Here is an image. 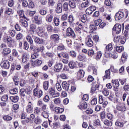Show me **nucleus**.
<instances>
[{"mask_svg": "<svg viewBox=\"0 0 129 129\" xmlns=\"http://www.w3.org/2000/svg\"><path fill=\"white\" fill-rule=\"evenodd\" d=\"M102 56V53H101V51H98L96 54V60H100V58H101V56Z\"/></svg>", "mask_w": 129, "mask_h": 129, "instance_id": "nucleus-34", "label": "nucleus"}, {"mask_svg": "<svg viewBox=\"0 0 129 129\" xmlns=\"http://www.w3.org/2000/svg\"><path fill=\"white\" fill-rule=\"evenodd\" d=\"M66 35L68 37H70V38H73V39L76 38V35H75L74 31H73V29L70 27L67 28Z\"/></svg>", "mask_w": 129, "mask_h": 129, "instance_id": "nucleus-1", "label": "nucleus"}, {"mask_svg": "<svg viewBox=\"0 0 129 129\" xmlns=\"http://www.w3.org/2000/svg\"><path fill=\"white\" fill-rule=\"evenodd\" d=\"M116 109L119 111H121V112H124L126 110V107L124 104H120L116 106Z\"/></svg>", "mask_w": 129, "mask_h": 129, "instance_id": "nucleus-14", "label": "nucleus"}, {"mask_svg": "<svg viewBox=\"0 0 129 129\" xmlns=\"http://www.w3.org/2000/svg\"><path fill=\"white\" fill-rule=\"evenodd\" d=\"M42 63H43L42 60L37 59L36 60L32 61L31 65L33 67H39V66H41V65H42Z\"/></svg>", "mask_w": 129, "mask_h": 129, "instance_id": "nucleus-7", "label": "nucleus"}, {"mask_svg": "<svg viewBox=\"0 0 129 129\" xmlns=\"http://www.w3.org/2000/svg\"><path fill=\"white\" fill-rule=\"evenodd\" d=\"M34 122L36 124H40V123L42 122V120L41 119V118H40L39 117H36L34 119Z\"/></svg>", "mask_w": 129, "mask_h": 129, "instance_id": "nucleus-43", "label": "nucleus"}, {"mask_svg": "<svg viewBox=\"0 0 129 129\" xmlns=\"http://www.w3.org/2000/svg\"><path fill=\"white\" fill-rule=\"evenodd\" d=\"M23 37L24 35L20 32L16 35V39L17 40H21V39H23Z\"/></svg>", "mask_w": 129, "mask_h": 129, "instance_id": "nucleus-56", "label": "nucleus"}, {"mask_svg": "<svg viewBox=\"0 0 129 129\" xmlns=\"http://www.w3.org/2000/svg\"><path fill=\"white\" fill-rule=\"evenodd\" d=\"M127 53H126V52H124L122 55L121 60L122 61V62H124V61L127 59Z\"/></svg>", "mask_w": 129, "mask_h": 129, "instance_id": "nucleus-38", "label": "nucleus"}, {"mask_svg": "<svg viewBox=\"0 0 129 129\" xmlns=\"http://www.w3.org/2000/svg\"><path fill=\"white\" fill-rule=\"evenodd\" d=\"M9 33L12 37H14V36H16V34H17V31L15 30H10Z\"/></svg>", "mask_w": 129, "mask_h": 129, "instance_id": "nucleus-61", "label": "nucleus"}, {"mask_svg": "<svg viewBox=\"0 0 129 129\" xmlns=\"http://www.w3.org/2000/svg\"><path fill=\"white\" fill-rule=\"evenodd\" d=\"M1 66L4 69H9L10 68V62L8 60H4L1 63Z\"/></svg>", "mask_w": 129, "mask_h": 129, "instance_id": "nucleus-13", "label": "nucleus"}, {"mask_svg": "<svg viewBox=\"0 0 129 129\" xmlns=\"http://www.w3.org/2000/svg\"><path fill=\"white\" fill-rule=\"evenodd\" d=\"M31 57L33 60H36V59H37V58L39 57V54H38V53L36 52H34V53L31 54Z\"/></svg>", "mask_w": 129, "mask_h": 129, "instance_id": "nucleus-51", "label": "nucleus"}, {"mask_svg": "<svg viewBox=\"0 0 129 129\" xmlns=\"http://www.w3.org/2000/svg\"><path fill=\"white\" fill-rule=\"evenodd\" d=\"M83 28V25L81 24H79L78 27L76 28V32H79V33H81L80 30Z\"/></svg>", "mask_w": 129, "mask_h": 129, "instance_id": "nucleus-54", "label": "nucleus"}, {"mask_svg": "<svg viewBox=\"0 0 129 129\" xmlns=\"http://www.w3.org/2000/svg\"><path fill=\"white\" fill-rule=\"evenodd\" d=\"M28 8L29 9H34V8H35V4H34V2H30L28 4Z\"/></svg>", "mask_w": 129, "mask_h": 129, "instance_id": "nucleus-64", "label": "nucleus"}, {"mask_svg": "<svg viewBox=\"0 0 129 129\" xmlns=\"http://www.w3.org/2000/svg\"><path fill=\"white\" fill-rule=\"evenodd\" d=\"M70 55L73 58H76V52L75 51L72 50L70 52Z\"/></svg>", "mask_w": 129, "mask_h": 129, "instance_id": "nucleus-58", "label": "nucleus"}, {"mask_svg": "<svg viewBox=\"0 0 129 129\" xmlns=\"http://www.w3.org/2000/svg\"><path fill=\"white\" fill-rule=\"evenodd\" d=\"M84 74H85V72L83 70H79L77 73V78L79 80H80V79H82V78L84 77Z\"/></svg>", "mask_w": 129, "mask_h": 129, "instance_id": "nucleus-9", "label": "nucleus"}, {"mask_svg": "<svg viewBox=\"0 0 129 129\" xmlns=\"http://www.w3.org/2000/svg\"><path fill=\"white\" fill-rule=\"evenodd\" d=\"M124 17V13L122 12H118L116 13L115 15V21H119V20H121L122 18Z\"/></svg>", "mask_w": 129, "mask_h": 129, "instance_id": "nucleus-6", "label": "nucleus"}, {"mask_svg": "<svg viewBox=\"0 0 129 129\" xmlns=\"http://www.w3.org/2000/svg\"><path fill=\"white\" fill-rule=\"evenodd\" d=\"M4 120H12L13 117L9 115H5L3 117Z\"/></svg>", "mask_w": 129, "mask_h": 129, "instance_id": "nucleus-50", "label": "nucleus"}, {"mask_svg": "<svg viewBox=\"0 0 129 129\" xmlns=\"http://www.w3.org/2000/svg\"><path fill=\"white\" fill-rule=\"evenodd\" d=\"M24 12V10L17 11V14L20 16V19H26Z\"/></svg>", "mask_w": 129, "mask_h": 129, "instance_id": "nucleus-20", "label": "nucleus"}, {"mask_svg": "<svg viewBox=\"0 0 129 129\" xmlns=\"http://www.w3.org/2000/svg\"><path fill=\"white\" fill-rule=\"evenodd\" d=\"M94 125L95 126H99V125H100V120L98 119H95L94 121Z\"/></svg>", "mask_w": 129, "mask_h": 129, "instance_id": "nucleus-49", "label": "nucleus"}, {"mask_svg": "<svg viewBox=\"0 0 129 129\" xmlns=\"http://www.w3.org/2000/svg\"><path fill=\"white\" fill-rule=\"evenodd\" d=\"M69 66L71 69H74V68H75L76 67V63L74 61H70L69 63Z\"/></svg>", "mask_w": 129, "mask_h": 129, "instance_id": "nucleus-40", "label": "nucleus"}, {"mask_svg": "<svg viewBox=\"0 0 129 129\" xmlns=\"http://www.w3.org/2000/svg\"><path fill=\"white\" fill-rule=\"evenodd\" d=\"M55 87L57 89L58 91H61L62 90V88L61 87V85L59 83H57L55 85Z\"/></svg>", "mask_w": 129, "mask_h": 129, "instance_id": "nucleus-59", "label": "nucleus"}, {"mask_svg": "<svg viewBox=\"0 0 129 129\" xmlns=\"http://www.w3.org/2000/svg\"><path fill=\"white\" fill-rule=\"evenodd\" d=\"M12 50L9 48H6L3 49V55L4 56H7V55H9L10 54Z\"/></svg>", "mask_w": 129, "mask_h": 129, "instance_id": "nucleus-25", "label": "nucleus"}, {"mask_svg": "<svg viewBox=\"0 0 129 129\" xmlns=\"http://www.w3.org/2000/svg\"><path fill=\"white\" fill-rule=\"evenodd\" d=\"M86 59V55L84 54H82L79 55V60L80 61H83L84 60H85Z\"/></svg>", "mask_w": 129, "mask_h": 129, "instance_id": "nucleus-52", "label": "nucleus"}, {"mask_svg": "<svg viewBox=\"0 0 129 129\" xmlns=\"http://www.w3.org/2000/svg\"><path fill=\"white\" fill-rule=\"evenodd\" d=\"M52 98H55V97H59L60 96V93L58 92H54L52 95L50 96Z\"/></svg>", "mask_w": 129, "mask_h": 129, "instance_id": "nucleus-42", "label": "nucleus"}, {"mask_svg": "<svg viewBox=\"0 0 129 129\" xmlns=\"http://www.w3.org/2000/svg\"><path fill=\"white\" fill-rule=\"evenodd\" d=\"M115 124L116 126H118V127H123L124 123H123L122 122L117 120L115 122Z\"/></svg>", "mask_w": 129, "mask_h": 129, "instance_id": "nucleus-35", "label": "nucleus"}, {"mask_svg": "<svg viewBox=\"0 0 129 129\" xmlns=\"http://www.w3.org/2000/svg\"><path fill=\"white\" fill-rule=\"evenodd\" d=\"M6 14H7V15H12L13 14V9L9 8H6Z\"/></svg>", "mask_w": 129, "mask_h": 129, "instance_id": "nucleus-45", "label": "nucleus"}, {"mask_svg": "<svg viewBox=\"0 0 129 129\" xmlns=\"http://www.w3.org/2000/svg\"><path fill=\"white\" fill-rule=\"evenodd\" d=\"M62 6L63 5L61 3L57 4L55 9V12L57 14H60V13H62Z\"/></svg>", "mask_w": 129, "mask_h": 129, "instance_id": "nucleus-18", "label": "nucleus"}, {"mask_svg": "<svg viewBox=\"0 0 129 129\" xmlns=\"http://www.w3.org/2000/svg\"><path fill=\"white\" fill-rule=\"evenodd\" d=\"M26 40L30 44V45H32L33 44V38H32L31 34H28L26 36Z\"/></svg>", "mask_w": 129, "mask_h": 129, "instance_id": "nucleus-32", "label": "nucleus"}, {"mask_svg": "<svg viewBox=\"0 0 129 129\" xmlns=\"http://www.w3.org/2000/svg\"><path fill=\"white\" fill-rule=\"evenodd\" d=\"M20 93L22 96L25 97L27 96V95L31 94V91L28 89H21Z\"/></svg>", "mask_w": 129, "mask_h": 129, "instance_id": "nucleus-8", "label": "nucleus"}, {"mask_svg": "<svg viewBox=\"0 0 129 129\" xmlns=\"http://www.w3.org/2000/svg\"><path fill=\"white\" fill-rule=\"evenodd\" d=\"M69 6L71 9H75L76 8V3L74 0H70L69 2Z\"/></svg>", "mask_w": 129, "mask_h": 129, "instance_id": "nucleus-19", "label": "nucleus"}, {"mask_svg": "<svg viewBox=\"0 0 129 129\" xmlns=\"http://www.w3.org/2000/svg\"><path fill=\"white\" fill-rule=\"evenodd\" d=\"M43 88L44 90H48V88H49V82H44L43 83Z\"/></svg>", "mask_w": 129, "mask_h": 129, "instance_id": "nucleus-46", "label": "nucleus"}, {"mask_svg": "<svg viewBox=\"0 0 129 129\" xmlns=\"http://www.w3.org/2000/svg\"><path fill=\"white\" fill-rule=\"evenodd\" d=\"M61 55L62 57H63V58H66V59H69V54L67 52H61Z\"/></svg>", "mask_w": 129, "mask_h": 129, "instance_id": "nucleus-47", "label": "nucleus"}, {"mask_svg": "<svg viewBox=\"0 0 129 129\" xmlns=\"http://www.w3.org/2000/svg\"><path fill=\"white\" fill-rule=\"evenodd\" d=\"M34 42L36 43L37 45H42L44 44V39L42 38H40L38 37H36L34 39Z\"/></svg>", "mask_w": 129, "mask_h": 129, "instance_id": "nucleus-17", "label": "nucleus"}, {"mask_svg": "<svg viewBox=\"0 0 129 129\" xmlns=\"http://www.w3.org/2000/svg\"><path fill=\"white\" fill-rule=\"evenodd\" d=\"M45 21L47 23H51L53 21V15L48 14L45 17Z\"/></svg>", "mask_w": 129, "mask_h": 129, "instance_id": "nucleus-21", "label": "nucleus"}, {"mask_svg": "<svg viewBox=\"0 0 129 129\" xmlns=\"http://www.w3.org/2000/svg\"><path fill=\"white\" fill-rule=\"evenodd\" d=\"M96 10V7L95 6H91L86 9V13L87 15H91Z\"/></svg>", "mask_w": 129, "mask_h": 129, "instance_id": "nucleus-12", "label": "nucleus"}, {"mask_svg": "<svg viewBox=\"0 0 129 129\" xmlns=\"http://www.w3.org/2000/svg\"><path fill=\"white\" fill-rule=\"evenodd\" d=\"M50 39L52 40L53 42H58L60 40V36L58 34H52L50 36Z\"/></svg>", "mask_w": 129, "mask_h": 129, "instance_id": "nucleus-16", "label": "nucleus"}, {"mask_svg": "<svg viewBox=\"0 0 129 129\" xmlns=\"http://www.w3.org/2000/svg\"><path fill=\"white\" fill-rule=\"evenodd\" d=\"M18 89L14 88L13 89L10 90V93L11 94H17V93H18Z\"/></svg>", "mask_w": 129, "mask_h": 129, "instance_id": "nucleus-55", "label": "nucleus"}, {"mask_svg": "<svg viewBox=\"0 0 129 129\" xmlns=\"http://www.w3.org/2000/svg\"><path fill=\"white\" fill-rule=\"evenodd\" d=\"M102 93L104 96H108L109 95V91L108 90H103Z\"/></svg>", "mask_w": 129, "mask_h": 129, "instance_id": "nucleus-57", "label": "nucleus"}, {"mask_svg": "<svg viewBox=\"0 0 129 129\" xmlns=\"http://www.w3.org/2000/svg\"><path fill=\"white\" fill-rule=\"evenodd\" d=\"M123 50H124V48L122 46H117L116 47V51H117V52H118V53H121V52H122Z\"/></svg>", "mask_w": 129, "mask_h": 129, "instance_id": "nucleus-39", "label": "nucleus"}, {"mask_svg": "<svg viewBox=\"0 0 129 129\" xmlns=\"http://www.w3.org/2000/svg\"><path fill=\"white\" fill-rule=\"evenodd\" d=\"M4 43H6L8 45L9 47H12L13 46V38L10 36H7L3 38Z\"/></svg>", "mask_w": 129, "mask_h": 129, "instance_id": "nucleus-3", "label": "nucleus"}, {"mask_svg": "<svg viewBox=\"0 0 129 129\" xmlns=\"http://www.w3.org/2000/svg\"><path fill=\"white\" fill-rule=\"evenodd\" d=\"M112 83L113 84V87H119V82L117 80H112Z\"/></svg>", "mask_w": 129, "mask_h": 129, "instance_id": "nucleus-37", "label": "nucleus"}, {"mask_svg": "<svg viewBox=\"0 0 129 129\" xmlns=\"http://www.w3.org/2000/svg\"><path fill=\"white\" fill-rule=\"evenodd\" d=\"M53 24H54L56 27H58L60 25V19L57 17H54L53 18Z\"/></svg>", "mask_w": 129, "mask_h": 129, "instance_id": "nucleus-29", "label": "nucleus"}, {"mask_svg": "<svg viewBox=\"0 0 129 129\" xmlns=\"http://www.w3.org/2000/svg\"><path fill=\"white\" fill-rule=\"evenodd\" d=\"M39 14L41 16H45L47 14V11L44 9H41L39 10Z\"/></svg>", "mask_w": 129, "mask_h": 129, "instance_id": "nucleus-60", "label": "nucleus"}, {"mask_svg": "<svg viewBox=\"0 0 129 129\" xmlns=\"http://www.w3.org/2000/svg\"><path fill=\"white\" fill-rule=\"evenodd\" d=\"M86 20H87V15L84 14L81 18V21L82 22V23H85V22H86Z\"/></svg>", "mask_w": 129, "mask_h": 129, "instance_id": "nucleus-48", "label": "nucleus"}, {"mask_svg": "<svg viewBox=\"0 0 129 129\" xmlns=\"http://www.w3.org/2000/svg\"><path fill=\"white\" fill-rule=\"evenodd\" d=\"M78 107H79L80 109H85V108H87V103H82L80 105H78Z\"/></svg>", "mask_w": 129, "mask_h": 129, "instance_id": "nucleus-30", "label": "nucleus"}, {"mask_svg": "<svg viewBox=\"0 0 129 129\" xmlns=\"http://www.w3.org/2000/svg\"><path fill=\"white\" fill-rule=\"evenodd\" d=\"M55 89L53 88H50L48 90V94L51 96L52 94L55 92Z\"/></svg>", "mask_w": 129, "mask_h": 129, "instance_id": "nucleus-62", "label": "nucleus"}, {"mask_svg": "<svg viewBox=\"0 0 129 129\" xmlns=\"http://www.w3.org/2000/svg\"><path fill=\"white\" fill-rule=\"evenodd\" d=\"M86 45L88 46V47H92V46H93V41H92L91 38H88V39L86 42Z\"/></svg>", "mask_w": 129, "mask_h": 129, "instance_id": "nucleus-26", "label": "nucleus"}, {"mask_svg": "<svg viewBox=\"0 0 129 129\" xmlns=\"http://www.w3.org/2000/svg\"><path fill=\"white\" fill-rule=\"evenodd\" d=\"M10 99L12 100V102L16 103L19 101V98L18 96H11L10 97Z\"/></svg>", "mask_w": 129, "mask_h": 129, "instance_id": "nucleus-28", "label": "nucleus"}, {"mask_svg": "<svg viewBox=\"0 0 129 129\" xmlns=\"http://www.w3.org/2000/svg\"><path fill=\"white\" fill-rule=\"evenodd\" d=\"M88 55L90 57H92V56L94 55V50H93V49H91L89 50L88 52Z\"/></svg>", "mask_w": 129, "mask_h": 129, "instance_id": "nucleus-63", "label": "nucleus"}, {"mask_svg": "<svg viewBox=\"0 0 129 129\" xmlns=\"http://www.w3.org/2000/svg\"><path fill=\"white\" fill-rule=\"evenodd\" d=\"M104 123L107 126H111L112 125V122L106 119L104 121Z\"/></svg>", "mask_w": 129, "mask_h": 129, "instance_id": "nucleus-41", "label": "nucleus"}, {"mask_svg": "<svg viewBox=\"0 0 129 129\" xmlns=\"http://www.w3.org/2000/svg\"><path fill=\"white\" fill-rule=\"evenodd\" d=\"M63 68V64L61 63H57L54 66V69L56 72H60Z\"/></svg>", "mask_w": 129, "mask_h": 129, "instance_id": "nucleus-15", "label": "nucleus"}, {"mask_svg": "<svg viewBox=\"0 0 129 129\" xmlns=\"http://www.w3.org/2000/svg\"><path fill=\"white\" fill-rule=\"evenodd\" d=\"M20 22L23 27L27 28L28 27V22L23 20V19H20Z\"/></svg>", "mask_w": 129, "mask_h": 129, "instance_id": "nucleus-31", "label": "nucleus"}, {"mask_svg": "<svg viewBox=\"0 0 129 129\" xmlns=\"http://www.w3.org/2000/svg\"><path fill=\"white\" fill-rule=\"evenodd\" d=\"M113 31H114L116 34L118 35V34L121 32V25L120 24H116L113 28Z\"/></svg>", "mask_w": 129, "mask_h": 129, "instance_id": "nucleus-5", "label": "nucleus"}, {"mask_svg": "<svg viewBox=\"0 0 129 129\" xmlns=\"http://www.w3.org/2000/svg\"><path fill=\"white\" fill-rule=\"evenodd\" d=\"M38 35L39 36V37L44 38V39H48V32L44 31H43V32L41 33H39Z\"/></svg>", "mask_w": 129, "mask_h": 129, "instance_id": "nucleus-23", "label": "nucleus"}, {"mask_svg": "<svg viewBox=\"0 0 129 129\" xmlns=\"http://www.w3.org/2000/svg\"><path fill=\"white\" fill-rule=\"evenodd\" d=\"M62 87L64 90L68 91L69 90V84L66 82H63L62 83Z\"/></svg>", "mask_w": 129, "mask_h": 129, "instance_id": "nucleus-24", "label": "nucleus"}, {"mask_svg": "<svg viewBox=\"0 0 129 129\" xmlns=\"http://www.w3.org/2000/svg\"><path fill=\"white\" fill-rule=\"evenodd\" d=\"M34 112L35 114H39L41 112V108L36 107L34 109Z\"/></svg>", "mask_w": 129, "mask_h": 129, "instance_id": "nucleus-44", "label": "nucleus"}, {"mask_svg": "<svg viewBox=\"0 0 129 129\" xmlns=\"http://www.w3.org/2000/svg\"><path fill=\"white\" fill-rule=\"evenodd\" d=\"M33 107L34 104H33V102L31 101L29 102L26 107V112H27V113H32V112H33Z\"/></svg>", "mask_w": 129, "mask_h": 129, "instance_id": "nucleus-4", "label": "nucleus"}, {"mask_svg": "<svg viewBox=\"0 0 129 129\" xmlns=\"http://www.w3.org/2000/svg\"><path fill=\"white\" fill-rule=\"evenodd\" d=\"M33 95L38 98H41L43 96V91L37 88L33 90Z\"/></svg>", "mask_w": 129, "mask_h": 129, "instance_id": "nucleus-2", "label": "nucleus"}, {"mask_svg": "<svg viewBox=\"0 0 129 129\" xmlns=\"http://www.w3.org/2000/svg\"><path fill=\"white\" fill-rule=\"evenodd\" d=\"M41 116L44 118H48L49 117V111H43L41 113Z\"/></svg>", "mask_w": 129, "mask_h": 129, "instance_id": "nucleus-27", "label": "nucleus"}, {"mask_svg": "<svg viewBox=\"0 0 129 129\" xmlns=\"http://www.w3.org/2000/svg\"><path fill=\"white\" fill-rule=\"evenodd\" d=\"M54 104H56V105H59L61 103V98H55L53 100Z\"/></svg>", "mask_w": 129, "mask_h": 129, "instance_id": "nucleus-36", "label": "nucleus"}, {"mask_svg": "<svg viewBox=\"0 0 129 129\" xmlns=\"http://www.w3.org/2000/svg\"><path fill=\"white\" fill-rule=\"evenodd\" d=\"M55 112L57 113H62L64 111V108H60L59 107H55Z\"/></svg>", "mask_w": 129, "mask_h": 129, "instance_id": "nucleus-33", "label": "nucleus"}, {"mask_svg": "<svg viewBox=\"0 0 129 129\" xmlns=\"http://www.w3.org/2000/svg\"><path fill=\"white\" fill-rule=\"evenodd\" d=\"M111 78V73H110V69L107 70L105 72V75L103 77V80H105L106 79H110Z\"/></svg>", "mask_w": 129, "mask_h": 129, "instance_id": "nucleus-11", "label": "nucleus"}, {"mask_svg": "<svg viewBox=\"0 0 129 129\" xmlns=\"http://www.w3.org/2000/svg\"><path fill=\"white\" fill-rule=\"evenodd\" d=\"M12 56L19 59V58H20V53H19L17 49H14L12 50Z\"/></svg>", "mask_w": 129, "mask_h": 129, "instance_id": "nucleus-22", "label": "nucleus"}, {"mask_svg": "<svg viewBox=\"0 0 129 129\" xmlns=\"http://www.w3.org/2000/svg\"><path fill=\"white\" fill-rule=\"evenodd\" d=\"M34 21L35 23L36 24V25H40L43 24V20L41 17H39L38 16H34Z\"/></svg>", "mask_w": 129, "mask_h": 129, "instance_id": "nucleus-10", "label": "nucleus"}, {"mask_svg": "<svg viewBox=\"0 0 129 129\" xmlns=\"http://www.w3.org/2000/svg\"><path fill=\"white\" fill-rule=\"evenodd\" d=\"M89 6V1H86L81 4L82 8H87Z\"/></svg>", "mask_w": 129, "mask_h": 129, "instance_id": "nucleus-53", "label": "nucleus"}]
</instances>
